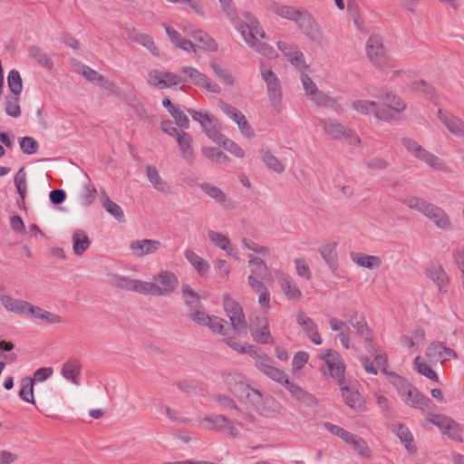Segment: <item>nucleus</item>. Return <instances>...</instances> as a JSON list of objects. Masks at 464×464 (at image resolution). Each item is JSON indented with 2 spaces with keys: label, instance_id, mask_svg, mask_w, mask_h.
<instances>
[{
  "label": "nucleus",
  "instance_id": "nucleus-1",
  "mask_svg": "<svg viewBox=\"0 0 464 464\" xmlns=\"http://www.w3.org/2000/svg\"><path fill=\"white\" fill-rule=\"evenodd\" d=\"M218 1L223 11L226 13L227 16L233 21L235 26L240 32L246 43L261 54H269L272 48H270L266 44H262L258 41V36L260 38H265V32L260 26L257 19L248 12H245L242 14V19L238 18L232 5V0Z\"/></svg>",
  "mask_w": 464,
  "mask_h": 464
},
{
  "label": "nucleus",
  "instance_id": "nucleus-2",
  "mask_svg": "<svg viewBox=\"0 0 464 464\" xmlns=\"http://www.w3.org/2000/svg\"><path fill=\"white\" fill-rule=\"evenodd\" d=\"M270 9L276 15L294 22L297 28L312 41L322 39V32L318 24L305 9L277 2H272Z\"/></svg>",
  "mask_w": 464,
  "mask_h": 464
},
{
  "label": "nucleus",
  "instance_id": "nucleus-3",
  "mask_svg": "<svg viewBox=\"0 0 464 464\" xmlns=\"http://www.w3.org/2000/svg\"><path fill=\"white\" fill-rule=\"evenodd\" d=\"M382 372L387 376L388 382L396 388L399 395L407 405L421 411H430L434 406L428 397L424 396L406 379L393 372H389L386 368L382 369Z\"/></svg>",
  "mask_w": 464,
  "mask_h": 464
},
{
  "label": "nucleus",
  "instance_id": "nucleus-4",
  "mask_svg": "<svg viewBox=\"0 0 464 464\" xmlns=\"http://www.w3.org/2000/svg\"><path fill=\"white\" fill-rule=\"evenodd\" d=\"M320 123L323 125L325 132L334 139L346 140L352 145H359L361 143L359 137L351 129L344 127L337 121L322 119Z\"/></svg>",
  "mask_w": 464,
  "mask_h": 464
},
{
  "label": "nucleus",
  "instance_id": "nucleus-5",
  "mask_svg": "<svg viewBox=\"0 0 464 464\" xmlns=\"http://www.w3.org/2000/svg\"><path fill=\"white\" fill-rule=\"evenodd\" d=\"M223 306L230 320L231 329L235 333L245 331L247 327V323L240 304L233 298L226 295L223 300Z\"/></svg>",
  "mask_w": 464,
  "mask_h": 464
},
{
  "label": "nucleus",
  "instance_id": "nucleus-6",
  "mask_svg": "<svg viewBox=\"0 0 464 464\" xmlns=\"http://www.w3.org/2000/svg\"><path fill=\"white\" fill-rule=\"evenodd\" d=\"M401 141L407 151L416 159L424 161L431 168L437 169L443 168V162L437 156L423 149L416 140L404 137Z\"/></svg>",
  "mask_w": 464,
  "mask_h": 464
},
{
  "label": "nucleus",
  "instance_id": "nucleus-7",
  "mask_svg": "<svg viewBox=\"0 0 464 464\" xmlns=\"http://www.w3.org/2000/svg\"><path fill=\"white\" fill-rule=\"evenodd\" d=\"M256 369L266 374L273 381L285 384V380H288L285 372L274 366V361L266 353L260 352L255 359Z\"/></svg>",
  "mask_w": 464,
  "mask_h": 464
},
{
  "label": "nucleus",
  "instance_id": "nucleus-8",
  "mask_svg": "<svg viewBox=\"0 0 464 464\" xmlns=\"http://www.w3.org/2000/svg\"><path fill=\"white\" fill-rule=\"evenodd\" d=\"M249 330L254 341L258 343L267 344L274 342V338L269 331V323L266 316L251 318Z\"/></svg>",
  "mask_w": 464,
  "mask_h": 464
},
{
  "label": "nucleus",
  "instance_id": "nucleus-9",
  "mask_svg": "<svg viewBox=\"0 0 464 464\" xmlns=\"http://www.w3.org/2000/svg\"><path fill=\"white\" fill-rule=\"evenodd\" d=\"M262 79L266 82L269 98L275 108H278L282 100L281 84L279 79L271 68H266L262 64L261 68Z\"/></svg>",
  "mask_w": 464,
  "mask_h": 464
},
{
  "label": "nucleus",
  "instance_id": "nucleus-10",
  "mask_svg": "<svg viewBox=\"0 0 464 464\" xmlns=\"http://www.w3.org/2000/svg\"><path fill=\"white\" fill-rule=\"evenodd\" d=\"M180 72L186 75L187 79L189 80L193 84L204 88L207 91L213 93H219L221 92L220 87L208 77L192 67H183Z\"/></svg>",
  "mask_w": 464,
  "mask_h": 464
},
{
  "label": "nucleus",
  "instance_id": "nucleus-11",
  "mask_svg": "<svg viewBox=\"0 0 464 464\" xmlns=\"http://www.w3.org/2000/svg\"><path fill=\"white\" fill-rule=\"evenodd\" d=\"M148 82L150 85L162 90L176 86L182 82H186V80H183L181 76L173 72L155 70L149 73Z\"/></svg>",
  "mask_w": 464,
  "mask_h": 464
},
{
  "label": "nucleus",
  "instance_id": "nucleus-12",
  "mask_svg": "<svg viewBox=\"0 0 464 464\" xmlns=\"http://www.w3.org/2000/svg\"><path fill=\"white\" fill-rule=\"evenodd\" d=\"M321 358L327 364L329 374L342 382L344 380L345 365L340 354L335 351L327 350L322 353Z\"/></svg>",
  "mask_w": 464,
  "mask_h": 464
},
{
  "label": "nucleus",
  "instance_id": "nucleus-13",
  "mask_svg": "<svg viewBox=\"0 0 464 464\" xmlns=\"http://www.w3.org/2000/svg\"><path fill=\"white\" fill-rule=\"evenodd\" d=\"M153 280L159 289L157 296L172 293L179 285L178 277L171 271H160L153 277Z\"/></svg>",
  "mask_w": 464,
  "mask_h": 464
},
{
  "label": "nucleus",
  "instance_id": "nucleus-14",
  "mask_svg": "<svg viewBox=\"0 0 464 464\" xmlns=\"http://www.w3.org/2000/svg\"><path fill=\"white\" fill-rule=\"evenodd\" d=\"M407 108L406 103L401 99L396 100L390 103L387 107H382L376 112V118L383 121H391L393 120H399L400 113L404 111Z\"/></svg>",
  "mask_w": 464,
  "mask_h": 464
},
{
  "label": "nucleus",
  "instance_id": "nucleus-15",
  "mask_svg": "<svg viewBox=\"0 0 464 464\" xmlns=\"http://www.w3.org/2000/svg\"><path fill=\"white\" fill-rule=\"evenodd\" d=\"M200 189L218 202L222 208L226 209H232L235 208L234 201L227 198L221 188L210 183L203 182L199 185Z\"/></svg>",
  "mask_w": 464,
  "mask_h": 464
},
{
  "label": "nucleus",
  "instance_id": "nucleus-16",
  "mask_svg": "<svg viewBox=\"0 0 464 464\" xmlns=\"http://www.w3.org/2000/svg\"><path fill=\"white\" fill-rule=\"evenodd\" d=\"M430 219L434 225L440 229H448L450 227V219L447 213L435 204H431L424 215Z\"/></svg>",
  "mask_w": 464,
  "mask_h": 464
},
{
  "label": "nucleus",
  "instance_id": "nucleus-17",
  "mask_svg": "<svg viewBox=\"0 0 464 464\" xmlns=\"http://www.w3.org/2000/svg\"><path fill=\"white\" fill-rule=\"evenodd\" d=\"M297 323L313 343L315 344L322 343V338L318 333L317 325L313 319L308 317L304 312H299L297 314Z\"/></svg>",
  "mask_w": 464,
  "mask_h": 464
},
{
  "label": "nucleus",
  "instance_id": "nucleus-18",
  "mask_svg": "<svg viewBox=\"0 0 464 464\" xmlns=\"http://www.w3.org/2000/svg\"><path fill=\"white\" fill-rule=\"evenodd\" d=\"M161 246V243L154 239H142L132 241L130 248L137 256H143L146 255L155 253Z\"/></svg>",
  "mask_w": 464,
  "mask_h": 464
},
{
  "label": "nucleus",
  "instance_id": "nucleus-19",
  "mask_svg": "<svg viewBox=\"0 0 464 464\" xmlns=\"http://www.w3.org/2000/svg\"><path fill=\"white\" fill-rule=\"evenodd\" d=\"M438 116L449 131L455 135L464 136V121L459 118L455 117L447 111H443L440 109L438 111Z\"/></svg>",
  "mask_w": 464,
  "mask_h": 464
},
{
  "label": "nucleus",
  "instance_id": "nucleus-20",
  "mask_svg": "<svg viewBox=\"0 0 464 464\" xmlns=\"http://www.w3.org/2000/svg\"><path fill=\"white\" fill-rule=\"evenodd\" d=\"M348 323L356 330L357 334L365 338L368 343H372L371 330L367 325L365 317L357 311H352Z\"/></svg>",
  "mask_w": 464,
  "mask_h": 464
},
{
  "label": "nucleus",
  "instance_id": "nucleus-21",
  "mask_svg": "<svg viewBox=\"0 0 464 464\" xmlns=\"http://www.w3.org/2000/svg\"><path fill=\"white\" fill-rule=\"evenodd\" d=\"M146 175L151 186L160 193L169 194L171 191L169 184L161 179L155 166L146 167Z\"/></svg>",
  "mask_w": 464,
  "mask_h": 464
},
{
  "label": "nucleus",
  "instance_id": "nucleus-22",
  "mask_svg": "<svg viewBox=\"0 0 464 464\" xmlns=\"http://www.w3.org/2000/svg\"><path fill=\"white\" fill-rule=\"evenodd\" d=\"M82 364L76 359L66 361L61 369L62 375L75 385L80 384Z\"/></svg>",
  "mask_w": 464,
  "mask_h": 464
},
{
  "label": "nucleus",
  "instance_id": "nucleus-23",
  "mask_svg": "<svg viewBox=\"0 0 464 464\" xmlns=\"http://www.w3.org/2000/svg\"><path fill=\"white\" fill-rule=\"evenodd\" d=\"M284 385L296 400L307 406H315L317 404V401L313 394L305 392L297 384L291 382L289 379L285 380Z\"/></svg>",
  "mask_w": 464,
  "mask_h": 464
},
{
  "label": "nucleus",
  "instance_id": "nucleus-24",
  "mask_svg": "<svg viewBox=\"0 0 464 464\" xmlns=\"http://www.w3.org/2000/svg\"><path fill=\"white\" fill-rule=\"evenodd\" d=\"M224 342L227 346H229L234 351L239 353H248L254 359H256L258 353L261 352L260 349L255 347L252 344L240 342L237 340L235 337H231L229 334H227V336L224 338Z\"/></svg>",
  "mask_w": 464,
  "mask_h": 464
},
{
  "label": "nucleus",
  "instance_id": "nucleus-25",
  "mask_svg": "<svg viewBox=\"0 0 464 464\" xmlns=\"http://www.w3.org/2000/svg\"><path fill=\"white\" fill-rule=\"evenodd\" d=\"M341 392L345 403L350 408L358 411H364L365 401L357 391L351 390L350 388L344 386L342 387Z\"/></svg>",
  "mask_w": 464,
  "mask_h": 464
},
{
  "label": "nucleus",
  "instance_id": "nucleus-26",
  "mask_svg": "<svg viewBox=\"0 0 464 464\" xmlns=\"http://www.w3.org/2000/svg\"><path fill=\"white\" fill-rule=\"evenodd\" d=\"M198 421L205 429L224 432L227 423H228V419L224 415H212L198 418Z\"/></svg>",
  "mask_w": 464,
  "mask_h": 464
},
{
  "label": "nucleus",
  "instance_id": "nucleus-27",
  "mask_svg": "<svg viewBox=\"0 0 464 464\" xmlns=\"http://www.w3.org/2000/svg\"><path fill=\"white\" fill-rule=\"evenodd\" d=\"M0 301L3 306L10 312L17 314H26L30 307V303L13 298L7 295H1Z\"/></svg>",
  "mask_w": 464,
  "mask_h": 464
},
{
  "label": "nucleus",
  "instance_id": "nucleus-28",
  "mask_svg": "<svg viewBox=\"0 0 464 464\" xmlns=\"http://www.w3.org/2000/svg\"><path fill=\"white\" fill-rule=\"evenodd\" d=\"M176 140L184 160L188 163H193L195 156L192 147L193 139L190 134L181 131V134Z\"/></svg>",
  "mask_w": 464,
  "mask_h": 464
},
{
  "label": "nucleus",
  "instance_id": "nucleus-29",
  "mask_svg": "<svg viewBox=\"0 0 464 464\" xmlns=\"http://www.w3.org/2000/svg\"><path fill=\"white\" fill-rule=\"evenodd\" d=\"M192 39L193 47L197 46L198 48L207 51H216L218 49L216 41L210 37L208 34L201 30L193 32Z\"/></svg>",
  "mask_w": 464,
  "mask_h": 464
},
{
  "label": "nucleus",
  "instance_id": "nucleus-30",
  "mask_svg": "<svg viewBox=\"0 0 464 464\" xmlns=\"http://www.w3.org/2000/svg\"><path fill=\"white\" fill-rule=\"evenodd\" d=\"M72 249L76 256H82L91 246V240L88 235L82 229H77L73 232Z\"/></svg>",
  "mask_w": 464,
  "mask_h": 464
},
{
  "label": "nucleus",
  "instance_id": "nucleus-31",
  "mask_svg": "<svg viewBox=\"0 0 464 464\" xmlns=\"http://www.w3.org/2000/svg\"><path fill=\"white\" fill-rule=\"evenodd\" d=\"M26 314L30 315L34 319H39L48 324H59L62 322V319L59 315L49 311L44 310L41 307L34 306L31 304Z\"/></svg>",
  "mask_w": 464,
  "mask_h": 464
},
{
  "label": "nucleus",
  "instance_id": "nucleus-32",
  "mask_svg": "<svg viewBox=\"0 0 464 464\" xmlns=\"http://www.w3.org/2000/svg\"><path fill=\"white\" fill-rule=\"evenodd\" d=\"M336 246L335 242H330L324 245L320 249L323 259L333 272L338 268Z\"/></svg>",
  "mask_w": 464,
  "mask_h": 464
},
{
  "label": "nucleus",
  "instance_id": "nucleus-33",
  "mask_svg": "<svg viewBox=\"0 0 464 464\" xmlns=\"http://www.w3.org/2000/svg\"><path fill=\"white\" fill-rule=\"evenodd\" d=\"M102 203L105 210L119 222H125V216L121 208L109 198L105 190L102 191Z\"/></svg>",
  "mask_w": 464,
  "mask_h": 464
},
{
  "label": "nucleus",
  "instance_id": "nucleus-34",
  "mask_svg": "<svg viewBox=\"0 0 464 464\" xmlns=\"http://www.w3.org/2000/svg\"><path fill=\"white\" fill-rule=\"evenodd\" d=\"M309 99L313 101L317 106L331 108L336 112H340L342 111L341 105L334 99L322 91L316 92Z\"/></svg>",
  "mask_w": 464,
  "mask_h": 464
},
{
  "label": "nucleus",
  "instance_id": "nucleus-35",
  "mask_svg": "<svg viewBox=\"0 0 464 464\" xmlns=\"http://www.w3.org/2000/svg\"><path fill=\"white\" fill-rule=\"evenodd\" d=\"M184 255L190 265L198 271L199 276H204L208 272L209 265L208 262L194 251L187 249Z\"/></svg>",
  "mask_w": 464,
  "mask_h": 464
},
{
  "label": "nucleus",
  "instance_id": "nucleus-36",
  "mask_svg": "<svg viewBox=\"0 0 464 464\" xmlns=\"http://www.w3.org/2000/svg\"><path fill=\"white\" fill-rule=\"evenodd\" d=\"M163 26L169 38L175 44V46L186 51L193 48V43L190 40L185 39L177 30L166 24H163Z\"/></svg>",
  "mask_w": 464,
  "mask_h": 464
},
{
  "label": "nucleus",
  "instance_id": "nucleus-37",
  "mask_svg": "<svg viewBox=\"0 0 464 464\" xmlns=\"http://www.w3.org/2000/svg\"><path fill=\"white\" fill-rule=\"evenodd\" d=\"M366 52L368 58H378L385 55L386 49L381 39L376 35H372L367 41Z\"/></svg>",
  "mask_w": 464,
  "mask_h": 464
},
{
  "label": "nucleus",
  "instance_id": "nucleus-38",
  "mask_svg": "<svg viewBox=\"0 0 464 464\" xmlns=\"http://www.w3.org/2000/svg\"><path fill=\"white\" fill-rule=\"evenodd\" d=\"M396 435L410 453L416 451V446L413 443V436L406 425L402 423L398 424Z\"/></svg>",
  "mask_w": 464,
  "mask_h": 464
},
{
  "label": "nucleus",
  "instance_id": "nucleus-39",
  "mask_svg": "<svg viewBox=\"0 0 464 464\" xmlns=\"http://www.w3.org/2000/svg\"><path fill=\"white\" fill-rule=\"evenodd\" d=\"M352 107L356 111L363 114H372L376 117V112L380 109V104L373 101L357 100L353 102Z\"/></svg>",
  "mask_w": 464,
  "mask_h": 464
},
{
  "label": "nucleus",
  "instance_id": "nucleus-40",
  "mask_svg": "<svg viewBox=\"0 0 464 464\" xmlns=\"http://www.w3.org/2000/svg\"><path fill=\"white\" fill-rule=\"evenodd\" d=\"M73 70L79 73H81L86 80L92 82L95 84L98 83L100 80H102V75L100 74L95 70L90 68L89 66L82 63L79 61H75L72 63Z\"/></svg>",
  "mask_w": 464,
  "mask_h": 464
},
{
  "label": "nucleus",
  "instance_id": "nucleus-41",
  "mask_svg": "<svg viewBox=\"0 0 464 464\" xmlns=\"http://www.w3.org/2000/svg\"><path fill=\"white\" fill-rule=\"evenodd\" d=\"M401 202L409 208L416 210L423 215L427 212V209L432 203L428 202L422 198L407 196L401 199Z\"/></svg>",
  "mask_w": 464,
  "mask_h": 464
},
{
  "label": "nucleus",
  "instance_id": "nucleus-42",
  "mask_svg": "<svg viewBox=\"0 0 464 464\" xmlns=\"http://www.w3.org/2000/svg\"><path fill=\"white\" fill-rule=\"evenodd\" d=\"M208 237L216 246L225 250L229 256L233 255L234 249L227 237L213 230L208 231Z\"/></svg>",
  "mask_w": 464,
  "mask_h": 464
},
{
  "label": "nucleus",
  "instance_id": "nucleus-43",
  "mask_svg": "<svg viewBox=\"0 0 464 464\" xmlns=\"http://www.w3.org/2000/svg\"><path fill=\"white\" fill-rule=\"evenodd\" d=\"M426 275L428 277H430L432 281H434L437 285L441 289V286L447 283L448 276L443 270L442 266L440 265H430L426 269Z\"/></svg>",
  "mask_w": 464,
  "mask_h": 464
},
{
  "label": "nucleus",
  "instance_id": "nucleus-44",
  "mask_svg": "<svg viewBox=\"0 0 464 464\" xmlns=\"http://www.w3.org/2000/svg\"><path fill=\"white\" fill-rule=\"evenodd\" d=\"M238 389L241 392L240 396H245L246 399L255 407H257L262 402V393L259 391L253 389L250 385L240 383L238 385Z\"/></svg>",
  "mask_w": 464,
  "mask_h": 464
},
{
  "label": "nucleus",
  "instance_id": "nucleus-45",
  "mask_svg": "<svg viewBox=\"0 0 464 464\" xmlns=\"http://www.w3.org/2000/svg\"><path fill=\"white\" fill-rule=\"evenodd\" d=\"M19 396L23 401L34 404V379L30 377H25L22 379Z\"/></svg>",
  "mask_w": 464,
  "mask_h": 464
},
{
  "label": "nucleus",
  "instance_id": "nucleus-46",
  "mask_svg": "<svg viewBox=\"0 0 464 464\" xmlns=\"http://www.w3.org/2000/svg\"><path fill=\"white\" fill-rule=\"evenodd\" d=\"M261 158L269 169L279 174L284 172L285 166L270 150H262Z\"/></svg>",
  "mask_w": 464,
  "mask_h": 464
},
{
  "label": "nucleus",
  "instance_id": "nucleus-47",
  "mask_svg": "<svg viewBox=\"0 0 464 464\" xmlns=\"http://www.w3.org/2000/svg\"><path fill=\"white\" fill-rule=\"evenodd\" d=\"M207 326L213 332L218 333L224 337L227 336L231 330L226 320L215 315L210 316Z\"/></svg>",
  "mask_w": 464,
  "mask_h": 464
},
{
  "label": "nucleus",
  "instance_id": "nucleus-48",
  "mask_svg": "<svg viewBox=\"0 0 464 464\" xmlns=\"http://www.w3.org/2000/svg\"><path fill=\"white\" fill-rule=\"evenodd\" d=\"M285 295L290 300H299L302 293L293 279L285 278L281 283Z\"/></svg>",
  "mask_w": 464,
  "mask_h": 464
},
{
  "label": "nucleus",
  "instance_id": "nucleus-49",
  "mask_svg": "<svg viewBox=\"0 0 464 464\" xmlns=\"http://www.w3.org/2000/svg\"><path fill=\"white\" fill-rule=\"evenodd\" d=\"M181 292L184 295L186 305L189 306L191 309L200 307V296L188 285H184L181 288Z\"/></svg>",
  "mask_w": 464,
  "mask_h": 464
},
{
  "label": "nucleus",
  "instance_id": "nucleus-50",
  "mask_svg": "<svg viewBox=\"0 0 464 464\" xmlns=\"http://www.w3.org/2000/svg\"><path fill=\"white\" fill-rule=\"evenodd\" d=\"M351 257L354 263L362 267L372 268L373 266L379 265V258L374 256L352 253Z\"/></svg>",
  "mask_w": 464,
  "mask_h": 464
},
{
  "label": "nucleus",
  "instance_id": "nucleus-51",
  "mask_svg": "<svg viewBox=\"0 0 464 464\" xmlns=\"http://www.w3.org/2000/svg\"><path fill=\"white\" fill-rule=\"evenodd\" d=\"M109 284L114 287L127 291H132L134 279L120 275H111L109 276Z\"/></svg>",
  "mask_w": 464,
  "mask_h": 464
},
{
  "label": "nucleus",
  "instance_id": "nucleus-52",
  "mask_svg": "<svg viewBox=\"0 0 464 464\" xmlns=\"http://www.w3.org/2000/svg\"><path fill=\"white\" fill-rule=\"evenodd\" d=\"M249 264L252 265L251 275L254 276L265 278L268 274V268L266 264L261 258L251 256L249 258Z\"/></svg>",
  "mask_w": 464,
  "mask_h": 464
},
{
  "label": "nucleus",
  "instance_id": "nucleus-53",
  "mask_svg": "<svg viewBox=\"0 0 464 464\" xmlns=\"http://www.w3.org/2000/svg\"><path fill=\"white\" fill-rule=\"evenodd\" d=\"M5 113L13 118H17L21 115V108L19 105V98L13 94V96H7L5 101Z\"/></svg>",
  "mask_w": 464,
  "mask_h": 464
},
{
  "label": "nucleus",
  "instance_id": "nucleus-54",
  "mask_svg": "<svg viewBox=\"0 0 464 464\" xmlns=\"http://www.w3.org/2000/svg\"><path fill=\"white\" fill-rule=\"evenodd\" d=\"M349 444L352 446L353 450L356 451L360 456L366 459L371 458V450L367 442L362 438H358L356 435H354Z\"/></svg>",
  "mask_w": 464,
  "mask_h": 464
},
{
  "label": "nucleus",
  "instance_id": "nucleus-55",
  "mask_svg": "<svg viewBox=\"0 0 464 464\" xmlns=\"http://www.w3.org/2000/svg\"><path fill=\"white\" fill-rule=\"evenodd\" d=\"M158 288L156 287V285H154L153 282H143L140 280H135L133 283L132 291L137 292L139 294L142 295H150L157 296L158 294Z\"/></svg>",
  "mask_w": 464,
  "mask_h": 464
},
{
  "label": "nucleus",
  "instance_id": "nucleus-56",
  "mask_svg": "<svg viewBox=\"0 0 464 464\" xmlns=\"http://www.w3.org/2000/svg\"><path fill=\"white\" fill-rule=\"evenodd\" d=\"M7 81L11 92L15 96H18L22 92L23 89L22 78L19 72L12 70L8 74Z\"/></svg>",
  "mask_w": 464,
  "mask_h": 464
},
{
  "label": "nucleus",
  "instance_id": "nucleus-57",
  "mask_svg": "<svg viewBox=\"0 0 464 464\" xmlns=\"http://www.w3.org/2000/svg\"><path fill=\"white\" fill-rule=\"evenodd\" d=\"M206 135L218 144H221L226 139L225 136L218 130V121L215 118V122L208 124L203 128Z\"/></svg>",
  "mask_w": 464,
  "mask_h": 464
},
{
  "label": "nucleus",
  "instance_id": "nucleus-58",
  "mask_svg": "<svg viewBox=\"0 0 464 464\" xmlns=\"http://www.w3.org/2000/svg\"><path fill=\"white\" fill-rule=\"evenodd\" d=\"M14 185L17 192L20 196L21 201L24 203L26 195V173L23 168H21L14 177Z\"/></svg>",
  "mask_w": 464,
  "mask_h": 464
},
{
  "label": "nucleus",
  "instance_id": "nucleus-59",
  "mask_svg": "<svg viewBox=\"0 0 464 464\" xmlns=\"http://www.w3.org/2000/svg\"><path fill=\"white\" fill-rule=\"evenodd\" d=\"M443 345L440 342L430 343L426 349V356L431 361H442Z\"/></svg>",
  "mask_w": 464,
  "mask_h": 464
},
{
  "label": "nucleus",
  "instance_id": "nucleus-60",
  "mask_svg": "<svg viewBox=\"0 0 464 464\" xmlns=\"http://www.w3.org/2000/svg\"><path fill=\"white\" fill-rule=\"evenodd\" d=\"M96 85L106 92L107 96L119 97L121 95V89L113 82L106 79L104 76L102 77V80H100Z\"/></svg>",
  "mask_w": 464,
  "mask_h": 464
},
{
  "label": "nucleus",
  "instance_id": "nucleus-61",
  "mask_svg": "<svg viewBox=\"0 0 464 464\" xmlns=\"http://www.w3.org/2000/svg\"><path fill=\"white\" fill-rule=\"evenodd\" d=\"M188 112L191 115L192 119L200 123L201 127L204 128L208 124L215 122L214 116L204 111H198L194 109H188Z\"/></svg>",
  "mask_w": 464,
  "mask_h": 464
},
{
  "label": "nucleus",
  "instance_id": "nucleus-62",
  "mask_svg": "<svg viewBox=\"0 0 464 464\" xmlns=\"http://www.w3.org/2000/svg\"><path fill=\"white\" fill-rule=\"evenodd\" d=\"M277 46L283 54L289 58H303V53L294 44L279 41Z\"/></svg>",
  "mask_w": 464,
  "mask_h": 464
},
{
  "label": "nucleus",
  "instance_id": "nucleus-63",
  "mask_svg": "<svg viewBox=\"0 0 464 464\" xmlns=\"http://www.w3.org/2000/svg\"><path fill=\"white\" fill-rule=\"evenodd\" d=\"M20 148L24 154H34L37 152L39 145L38 142L32 137H23L19 140Z\"/></svg>",
  "mask_w": 464,
  "mask_h": 464
},
{
  "label": "nucleus",
  "instance_id": "nucleus-64",
  "mask_svg": "<svg viewBox=\"0 0 464 464\" xmlns=\"http://www.w3.org/2000/svg\"><path fill=\"white\" fill-rule=\"evenodd\" d=\"M419 360L420 357H416L414 360V364L418 372L424 375L425 377L429 378L431 381L438 382L439 378L437 373L427 363L420 362Z\"/></svg>",
  "mask_w": 464,
  "mask_h": 464
}]
</instances>
